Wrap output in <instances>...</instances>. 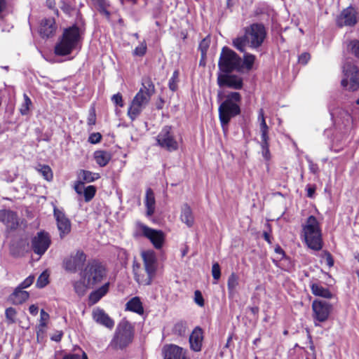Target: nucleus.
Wrapping results in <instances>:
<instances>
[{
  "label": "nucleus",
  "instance_id": "obj_37",
  "mask_svg": "<svg viewBox=\"0 0 359 359\" xmlns=\"http://www.w3.org/2000/svg\"><path fill=\"white\" fill-rule=\"evenodd\" d=\"M32 105V102L31 99L29 97V96L27 94L23 95V102L20 105V112L22 115H27L30 107Z\"/></svg>",
  "mask_w": 359,
  "mask_h": 359
},
{
  "label": "nucleus",
  "instance_id": "obj_56",
  "mask_svg": "<svg viewBox=\"0 0 359 359\" xmlns=\"http://www.w3.org/2000/svg\"><path fill=\"white\" fill-rule=\"evenodd\" d=\"M83 182H81V180L78 181L75 184L74 190L79 195L83 193V189H85L83 187Z\"/></svg>",
  "mask_w": 359,
  "mask_h": 359
},
{
  "label": "nucleus",
  "instance_id": "obj_61",
  "mask_svg": "<svg viewBox=\"0 0 359 359\" xmlns=\"http://www.w3.org/2000/svg\"><path fill=\"white\" fill-rule=\"evenodd\" d=\"M29 313L33 315V316H36L37 313H38V311H39V308L35 304H32L29 307Z\"/></svg>",
  "mask_w": 359,
  "mask_h": 359
},
{
  "label": "nucleus",
  "instance_id": "obj_25",
  "mask_svg": "<svg viewBox=\"0 0 359 359\" xmlns=\"http://www.w3.org/2000/svg\"><path fill=\"white\" fill-rule=\"evenodd\" d=\"M257 121L259 123V131L261 134V142L260 143H269V128L268 127L264 117V112L263 109H260L258 114Z\"/></svg>",
  "mask_w": 359,
  "mask_h": 359
},
{
  "label": "nucleus",
  "instance_id": "obj_55",
  "mask_svg": "<svg viewBox=\"0 0 359 359\" xmlns=\"http://www.w3.org/2000/svg\"><path fill=\"white\" fill-rule=\"evenodd\" d=\"M112 102L121 107L123 106L122 95L120 93L115 94L111 97Z\"/></svg>",
  "mask_w": 359,
  "mask_h": 359
},
{
  "label": "nucleus",
  "instance_id": "obj_41",
  "mask_svg": "<svg viewBox=\"0 0 359 359\" xmlns=\"http://www.w3.org/2000/svg\"><path fill=\"white\" fill-rule=\"evenodd\" d=\"M210 38L207 36L204 38L199 43L198 49L201 51V58L205 59L208 49L210 46Z\"/></svg>",
  "mask_w": 359,
  "mask_h": 359
},
{
  "label": "nucleus",
  "instance_id": "obj_54",
  "mask_svg": "<svg viewBox=\"0 0 359 359\" xmlns=\"http://www.w3.org/2000/svg\"><path fill=\"white\" fill-rule=\"evenodd\" d=\"M194 301L198 306H203L204 299L201 292L199 290H196L194 292Z\"/></svg>",
  "mask_w": 359,
  "mask_h": 359
},
{
  "label": "nucleus",
  "instance_id": "obj_57",
  "mask_svg": "<svg viewBox=\"0 0 359 359\" xmlns=\"http://www.w3.org/2000/svg\"><path fill=\"white\" fill-rule=\"evenodd\" d=\"M324 255L327 265L330 267L334 265V259L332 255L329 252L325 251Z\"/></svg>",
  "mask_w": 359,
  "mask_h": 359
},
{
  "label": "nucleus",
  "instance_id": "obj_30",
  "mask_svg": "<svg viewBox=\"0 0 359 359\" xmlns=\"http://www.w3.org/2000/svg\"><path fill=\"white\" fill-rule=\"evenodd\" d=\"M93 158L100 167L106 166L111 158V154L104 150H97L93 154Z\"/></svg>",
  "mask_w": 359,
  "mask_h": 359
},
{
  "label": "nucleus",
  "instance_id": "obj_33",
  "mask_svg": "<svg viewBox=\"0 0 359 359\" xmlns=\"http://www.w3.org/2000/svg\"><path fill=\"white\" fill-rule=\"evenodd\" d=\"M79 180L84 182H92L100 177L99 173L93 172L88 170H81L78 173Z\"/></svg>",
  "mask_w": 359,
  "mask_h": 359
},
{
  "label": "nucleus",
  "instance_id": "obj_22",
  "mask_svg": "<svg viewBox=\"0 0 359 359\" xmlns=\"http://www.w3.org/2000/svg\"><path fill=\"white\" fill-rule=\"evenodd\" d=\"M56 29L57 26L54 18H46L41 22L39 33L42 37L49 38L55 34Z\"/></svg>",
  "mask_w": 359,
  "mask_h": 359
},
{
  "label": "nucleus",
  "instance_id": "obj_9",
  "mask_svg": "<svg viewBox=\"0 0 359 359\" xmlns=\"http://www.w3.org/2000/svg\"><path fill=\"white\" fill-rule=\"evenodd\" d=\"M151 97L147 92L140 88L133 99L128 110V116L134 121L141 114L143 109L149 104Z\"/></svg>",
  "mask_w": 359,
  "mask_h": 359
},
{
  "label": "nucleus",
  "instance_id": "obj_43",
  "mask_svg": "<svg viewBox=\"0 0 359 359\" xmlns=\"http://www.w3.org/2000/svg\"><path fill=\"white\" fill-rule=\"evenodd\" d=\"M96 193V189L94 186L90 185L83 189V195L86 202H89L93 199Z\"/></svg>",
  "mask_w": 359,
  "mask_h": 359
},
{
  "label": "nucleus",
  "instance_id": "obj_38",
  "mask_svg": "<svg viewBox=\"0 0 359 359\" xmlns=\"http://www.w3.org/2000/svg\"><path fill=\"white\" fill-rule=\"evenodd\" d=\"M187 323L183 321L176 323L172 328V333L175 335L183 337L187 332Z\"/></svg>",
  "mask_w": 359,
  "mask_h": 359
},
{
  "label": "nucleus",
  "instance_id": "obj_27",
  "mask_svg": "<svg viewBox=\"0 0 359 359\" xmlns=\"http://www.w3.org/2000/svg\"><path fill=\"white\" fill-rule=\"evenodd\" d=\"M29 294L28 292L17 287L9 296L8 299L12 304L19 305L25 302L29 299Z\"/></svg>",
  "mask_w": 359,
  "mask_h": 359
},
{
  "label": "nucleus",
  "instance_id": "obj_49",
  "mask_svg": "<svg viewBox=\"0 0 359 359\" xmlns=\"http://www.w3.org/2000/svg\"><path fill=\"white\" fill-rule=\"evenodd\" d=\"M262 147V154L265 160L269 161L271 158L269 151V143H260Z\"/></svg>",
  "mask_w": 359,
  "mask_h": 359
},
{
  "label": "nucleus",
  "instance_id": "obj_46",
  "mask_svg": "<svg viewBox=\"0 0 359 359\" xmlns=\"http://www.w3.org/2000/svg\"><path fill=\"white\" fill-rule=\"evenodd\" d=\"M147 47L146 41H143L142 42L140 43V44L138 46H137L134 49L133 54V55H135V56L142 57L145 55V53L147 52Z\"/></svg>",
  "mask_w": 359,
  "mask_h": 359
},
{
  "label": "nucleus",
  "instance_id": "obj_15",
  "mask_svg": "<svg viewBox=\"0 0 359 359\" xmlns=\"http://www.w3.org/2000/svg\"><path fill=\"white\" fill-rule=\"evenodd\" d=\"M313 317L315 320L325 322L332 311V305L326 301L314 300L312 303Z\"/></svg>",
  "mask_w": 359,
  "mask_h": 359
},
{
  "label": "nucleus",
  "instance_id": "obj_5",
  "mask_svg": "<svg viewBox=\"0 0 359 359\" xmlns=\"http://www.w3.org/2000/svg\"><path fill=\"white\" fill-rule=\"evenodd\" d=\"M81 39V31L77 26L73 25L65 29L60 40L55 46V53L60 56L70 54L77 48Z\"/></svg>",
  "mask_w": 359,
  "mask_h": 359
},
{
  "label": "nucleus",
  "instance_id": "obj_51",
  "mask_svg": "<svg viewBox=\"0 0 359 359\" xmlns=\"http://www.w3.org/2000/svg\"><path fill=\"white\" fill-rule=\"evenodd\" d=\"M34 276L32 275L29 276L25 280H24L18 287H20V289H25L29 287L34 282Z\"/></svg>",
  "mask_w": 359,
  "mask_h": 359
},
{
  "label": "nucleus",
  "instance_id": "obj_47",
  "mask_svg": "<svg viewBox=\"0 0 359 359\" xmlns=\"http://www.w3.org/2000/svg\"><path fill=\"white\" fill-rule=\"evenodd\" d=\"M88 126L92 129V127L96 123V114L94 107H91L89 109V113L87 118Z\"/></svg>",
  "mask_w": 359,
  "mask_h": 359
},
{
  "label": "nucleus",
  "instance_id": "obj_62",
  "mask_svg": "<svg viewBox=\"0 0 359 359\" xmlns=\"http://www.w3.org/2000/svg\"><path fill=\"white\" fill-rule=\"evenodd\" d=\"M6 0H0V17L1 16L3 12L6 8Z\"/></svg>",
  "mask_w": 359,
  "mask_h": 359
},
{
  "label": "nucleus",
  "instance_id": "obj_45",
  "mask_svg": "<svg viewBox=\"0 0 359 359\" xmlns=\"http://www.w3.org/2000/svg\"><path fill=\"white\" fill-rule=\"evenodd\" d=\"M141 88H143V91L147 92L150 96H151L155 91L154 85L150 79H147L144 81Z\"/></svg>",
  "mask_w": 359,
  "mask_h": 359
},
{
  "label": "nucleus",
  "instance_id": "obj_10",
  "mask_svg": "<svg viewBox=\"0 0 359 359\" xmlns=\"http://www.w3.org/2000/svg\"><path fill=\"white\" fill-rule=\"evenodd\" d=\"M157 145L168 151H175L179 149L172 127L164 126L156 137Z\"/></svg>",
  "mask_w": 359,
  "mask_h": 359
},
{
  "label": "nucleus",
  "instance_id": "obj_2",
  "mask_svg": "<svg viewBox=\"0 0 359 359\" xmlns=\"http://www.w3.org/2000/svg\"><path fill=\"white\" fill-rule=\"evenodd\" d=\"M266 37L265 27L260 23H253L245 29V34L233 40V46L241 52H245L248 45L253 49L259 48Z\"/></svg>",
  "mask_w": 359,
  "mask_h": 359
},
{
  "label": "nucleus",
  "instance_id": "obj_13",
  "mask_svg": "<svg viewBox=\"0 0 359 359\" xmlns=\"http://www.w3.org/2000/svg\"><path fill=\"white\" fill-rule=\"evenodd\" d=\"M217 84L220 88L227 87L235 90L243 88V81L238 75L232 74L231 72H220L217 75Z\"/></svg>",
  "mask_w": 359,
  "mask_h": 359
},
{
  "label": "nucleus",
  "instance_id": "obj_64",
  "mask_svg": "<svg viewBox=\"0 0 359 359\" xmlns=\"http://www.w3.org/2000/svg\"><path fill=\"white\" fill-rule=\"evenodd\" d=\"M61 338H62V334H57V335H55V336H54V337H52V338H51V339H52V340H53V341H60Z\"/></svg>",
  "mask_w": 359,
  "mask_h": 359
},
{
  "label": "nucleus",
  "instance_id": "obj_12",
  "mask_svg": "<svg viewBox=\"0 0 359 359\" xmlns=\"http://www.w3.org/2000/svg\"><path fill=\"white\" fill-rule=\"evenodd\" d=\"M141 233L148 238L156 249H161L165 241V233L161 230L151 229L144 224L138 225Z\"/></svg>",
  "mask_w": 359,
  "mask_h": 359
},
{
  "label": "nucleus",
  "instance_id": "obj_1",
  "mask_svg": "<svg viewBox=\"0 0 359 359\" xmlns=\"http://www.w3.org/2000/svg\"><path fill=\"white\" fill-rule=\"evenodd\" d=\"M106 276L105 267L98 261L89 262L80 273V279L72 282L75 293L84 296L88 290L101 283Z\"/></svg>",
  "mask_w": 359,
  "mask_h": 359
},
{
  "label": "nucleus",
  "instance_id": "obj_21",
  "mask_svg": "<svg viewBox=\"0 0 359 359\" xmlns=\"http://www.w3.org/2000/svg\"><path fill=\"white\" fill-rule=\"evenodd\" d=\"M142 257L144 262L142 268L156 276L158 264L155 252L151 250L145 251L142 253Z\"/></svg>",
  "mask_w": 359,
  "mask_h": 359
},
{
  "label": "nucleus",
  "instance_id": "obj_32",
  "mask_svg": "<svg viewBox=\"0 0 359 359\" xmlns=\"http://www.w3.org/2000/svg\"><path fill=\"white\" fill-rule=\"evenodd\" d=\"M310 287L313 294L315 296H318L326 299H331L333 296L327 288H325L318 283H311Z\"/></svg>",
  "mask_w": 359,
  "mask_h": 359
},
{
  "label": "nucleus",
  "instance_id": "obj_16",
  "mask_svg": "<svg viewBox=\"0 0 359 359\" xmlns=\"http://www.w3.org/2000/svg\"><path fill=\"white\" fill-rule=\"evenodd\" d=\"M187 353V349L172 344H165L162 348L163 359H189Z\"/></svg>",
  "mask_w": 359,
  "mask_h": 359
},
{
  "label": "nucleus",
  "instance_id": "obj_48",
  "mask_svg": "<svg viewBox=\"0 0 359 359\" xmlns=\"http://www.w3.org/2000/svg\"><path fill=\"white\" fill-rule=\"evenodd\" d=\"M49 318V314L46 313L43 309H41L40 312L39 326L41 327H46L47 325Z\"/></svg>",
  "mask_w": 359,
  "mask_h": 359
},
{
  "label": "nucleus",
  "instance_id": "obj_7",
  "mask_svg": "<svg viewBox=\"0 0 359 359\" xmlns=\"http://www.w3.org/2000/svg\"><path fill=\"white\" fill-rule=\"evenodd\" d=\"M341 86L346 90L351 92L359 89V70L349 59L342 66Z\"/></svg>",
  "mask_w": 359,
  "mask_h": 359
},
{
  "label": "nucleus",
  "instance_id": "obj_31",
  "mask_svg": "<svg viewBox=\"0 0 359 359\" xmlns=\"http://www.w3.org/2000/svg\"><path fill=\"white\" fill-rule=\"evenodd\" d=\"M126 309L140 315L144 313L142 303L138 297H135L130 299L126 305Z\"/></svg>",
  "mask_w": 359,
  "mask_h": 359
},
{
  "label": "nucleus",
  "instance_id": "obj_63",
  "mask_svg": "<svg viewBox=\"0 0 359 359\" xmlns=\"http://www.w3.org/2000/svg\"><path fill=\"white\" fill-rule=\"evenodd\" d=\"M306 190H307V196L309 198H312L315 193V190H316L315 187L309 186L307 187Z\"/></svg>",
  "mask_w": 359,
  "mask_h": 359
},
{
  "label": "nucleus",
  "instance_id": "obj_42",
  "mask_svg": "<svg viewBox=\"0 0 359 359\" xmlns=\"http://www.w3.org/2000/svg\"><path fill=\"white\" fill-rule=\"evenodd\" d=\"M179 75H180L179 71L175 70V71H174L171 78L169 80L168 86H169V88L172 91H175L177 89V87H178L177 84L179 82Z\"/></svg>",
  "mask_w": 359,
  "mask_h": 359
},
{
  "label": "nucleus",
  "instance_id": "obj_44",
  "mask_svg": "<svg viewBox=\"0 0 359 359\" xmlns=\"http://www.w3.org/2000/svg\"><path fill=\"white\" fill-rule=\"evenodd\" d=\"M49 274L43 271L38 278L36 285L39 288L44 287L48 283Z\"/></svg>",
  "mask_w": 359,
  "mask_h": 359
},
{
  "label": "nucleus",
  "instance_id": "obj_52",
  "mask_svg": "<svg viewBox=\"0 0 359 359\" xmlns=\"http://www.w3.org/2000/svg\"><path fill=\"white\" fill-rule=\"evenodd\" d=\"M102 140V135L100 133H93L88 137V142L90 144H97Z\"/></svg>",
  "mask_w": 359,
  "mask_h": 359
},
{
  "label": "nucleus",
  "instance_id": "obj_11",
  "mask_svg": "<svg viewBox=\"0 0 359 359\" xmlns=\"http://www.w3.org/2000/svg\"><path fill=\"white\" fill-rule=\"evenodd\" d=\"M86 261V255L84 252L77 250L64 259L62 266L65 271L76 273L83 266Z\"/></svg>",
  "mask_w": 359,
  "mask_h": 359
},
{
  "label": "nucleus",
  "instance_id": "obj_58",
  "mask_svg": "<svg viewBox=\"0 0 359 359\" xmlns=\"http://www.w3.org/2000/svg\"><path fill=\"white\" fill-rule=\"evenodd\" d=\"M309 163V168L310 171L313 174H317L318 172V166L316 163H314L311 160H308Z\"/></svg>",
  "mask_w": 359,
  "mask_h": 359
},
{
  "label": "nucleus",
  "instance_id": "obj_19",
  "mask_svg": "<svg viewBox=\"0 0 359 359\" xmlns=\"http://www.w3.org/2000/svg\"><path fill=\"white\" fill-rule=\"evenodd\" d=\"M54 217L57 222V229L60 231V236L63 238L65 235L68 234L71 231V222L69 219L66 217L65 213L55 208H54Z\"/></svg>",
  "mask_w": 359,
  "mask_h": 359
},
{
  "label": "nucleus",
  "instance_id": "obj_4",
  "mask_svg": "<svg viewBox=\"0 0 359 359\" xmlns=\"http://www.w3.org/2000/svg\"><path fill=\"white\" fill-rule=\"evenodd\" d=\"M241 95L238 92H231L225 97L219 107V118L223 130L227 127L230 120L241 113Z\"/></svg>",
  "mask_w": 359,
  "mask_h": 359
},
{
  "label": "nucleus",
  "instance_id": "obj_59",
  "mask_svg": "<svg viewBox=\"0 0 359 359\" xmlns=\"http://www.w3.org/2000/svg\"><path fill=\"white\" fill-rule=\"evenodd\" d=\"M310 59V55L307 53H304L299 57V62L306 65Z\"/></svg>",
  "mask_w": 359,
  "mask_h": 359
},
{
  "label": "nucleus",
  "instance_id": "obj_6",
  "mask_svg": "<svg viewBox=\"0 0 359 359\" xmlns=\"http://www.w3.org/2000/svg\"><path fill=\"white\" fill-rule=\"evenodd\" d=\"M221 72H242V59L233 50L223 47L218 61Z\"/></svg>",
  "mask_w": 359,
  "mask_h": 359
},
{
  "label": "nucleus",
  "instance_id": "obj_24",
  "mask_svg": "<svg viewBox=\"0 0 359 359\" xmlns=\"http://www.w3.org/2000/svg\"><path fill=\"white\" fill-rule=\"evenodd\" d=\"M93 318L97 323L111 329L114 326V321L102 309H96L93 312Z\"/></svg>",
  "mask_w": 359,
  "mask_h": 359
},
{
  "label": "nucleus",
  "instance_id": "obj_34",
  "mask_svg": "<svg viewBox=\"0 0 359 359\" xmlns=\"http://www.w3.org/2000/svg\"><path fill=\"white\" fill-rule=\"evenodd\" d=\"M238 276L232 273L228 278L227 280V288L229 292V297H233L236 292V288L238 286Z\"/></svg>",
  "mask_w": 359,
  "mask_h": 359
},
{
  "label": "nucleus",
  "instance_id": "obj_40",
  "mask_svg": "<svg viewBox=\"0 0 359 359\" xmlns=\"http://www.w3.org/2000/svg\"><path fill=\"white\" fill-rule=\"evenodd\" d=\"M5 316L8 324H14L16 323L17 311L13 307L7 308L5 311Z\"/></svg>",
  "mask_w": 359,
  "mask_h": 359
},
{
  "label": "nucleus",
  "instance_id": "obj_50",
  "mask_svg": "<svg viewBox=\"0 0 359 359\" xmlns=\"http://www.w3.org/2000/svg\"><path fill=\"white\" fill-rule=\"evenodd\" d=\"M212 274L215 280H218L221 276L220 266L217 262L212 264Z\"/></svg>",
  "mask_w": 359,
  "mask_h": 359
},
{
  "label": "nucleus",
  "instance_id": "obj_53",
  "mask_svg": "<svg viewBox=\"0 0 359 359\" xmlns=\"http://www.w3.org/2000/svg\"><path fill=\"white\" fill-rule=\"evenodd\" d=\"M63 359H88V356L85 352L82 351L81 355L77 353H69L65 355L63 357Z\"/></svg>",
  "mask_w": 359,
  "mask_h": 359
},
{
  "label": "nucleus",
  "instance_id": "obj_18",
  "mask_svg": "<svg viewBox=\"0 0 359 359\" xmlns=\"http://www.w3.org/2000/svg\"><path fill=\"white\" fill-rule=\"evenodd\" d=\"M133 271L134 278L140 285H149L155 277L152 273L144 269L138 263L133 264Z\"/></svg>",
  "mask_w": 359,
  "mask_h": 359
},
{
  "label": "nucleus",
  "instance_id": "obj_36",
  "mask_svg": "<svg viewBox=\"0 0 359 359\" xmlns=\"http://www.w3.org/2000/svg\"><path fill=\"white\" fill-rule=\"evenodd\" d=\"M255 60V56L250 53H245L243 60H242V71L243 69L250 70Z\"/></svg>",
  "mask_w": 359,
  "mask_h": 359
},
{
  "label": "nucleus",
  "instance_id": "obj_8",
  "mask_svg": "<svg viewBox=\"0 0 359 359\" xmlns=\"http://www.w3.org/2000/svg\"><path fill=\"white\" fill-rule=\"evenodd\" d=\"M133 331L131 324L127 320H122L116 327L111 344L116 348L122 349L133 340Z\"/></svg>",
  "mask_w": 359,
  "mask_h": 359
},
{
  "label": "nucleus",
  "instance_id": "obj_14",
  "mask_svg": "<svg viewBox=\"0 0 359 359\" xmlns=\"http://www.w3.org/2000/svg\"><path fill=\"white\" fill-rule=\"evenodd\" d=\"M51 241L48 233L41 231L38 232L32 239V249L35 254L43 255L50 247Z\"/></svg>",
  "mask_w": 359,
  "mask_h": 359
},
{
  "label": "nucleus",
  "instance_id": "obj_35",
  "mask_svg": "<svg viewBox=\"0 0 359 359\" xmlns=\"http://www.w3.org/2000/svg\"><path fill=\"white\" fill-rule=\"evenodd\" d=\"M37 171L41 174L43 178L50 182L53 178V174L51 168L46 165H40L39 168H36Z\"/></svg>",
  "mask_w": 359,
  "mask_h": 359
},
{
  "label": "nucleus",
  "instance_id": "obj_23",
  "mask_svg": "<svg viewBox=\"0 0 359 359\" xmlns=\"http://www.w3.org/2000/svg\"><path fill=\"white\" fill-rule=\"evenodd\" d=\"M203 341V332L201 328L196 327L189 337L190 348L198 352L201 350Z\"/></svg>",
  "mask_w": 359,
  "mask_h": 359
},
{
  "label": "nucleus",
  "instance_id": "obj_20",
  "mask_svg": "<svg viewBox=\"0 0 359 359\" xmlns=\"http://www.w3.org/2000/svg\"><path fill=\"white\" fill-rule=\"evenodd\" d=\"M0 222L4 223L10 229H15L19 224L16 212L11 210L5 209L0 210Z\"/></svg>",
  "mask_w": 359,
  "mask_h": 359
},
{
  "label": "nucleus",
  "instance_id": "obj_26",
  "mask_svg": "<svg viewBox=\"0 0 359 359\" xmlns=\"http://www.w3.org/2000/svg\"><path fill=\"white\" fill-rule=\"evenodd\" d=\"M109 285L110 283L107 282L99 288L92 291L88 297L89 303L92 305L97 303L109 292Z\"/></svg>",
  "mask_w": 359,
  "mask_h": 359
},
{
  "label": "nucleus",
  "instance_id": "obj_28",
  "mask_svg": "<svg viewBox=\"0 0 359 359\" xmlns=\"http://www.w3.org/2000/svg\"><path fill=\"white\" fill-rule=\"evenodd\" d=\"M144 203L147 208V216L151 217L154 213L156 204L154 193L151 188H148L146 191Z\"/></svg>",
  "mask_w": 359,
  "mask_h": 359
},
{
  "label": "nucleus",
  "instance_id": "obj_60",
  "mask_svg": "<svg viewBox=\"0 0 359 359\" xmlns=\"http://www.w3.org/2000/svg\"><path fill=\"white\" fill-rule=\"evenodd\" d=\"M97 1L100 2L99 11L101 13L104 14L107 17H109L110 13L105 8L104 4L102 3V0H97Z\"/></svg>",
  "mask_w": 359,
  "mask_h": 359
},
{
  "label": "nucleus",
  "instance_id": "obj_3",
  "mask_svg": "<svg viewBox=\"0 0 359 359\" xmlns=\"http://www.w3.org/2000/svg\"><path fill=\"white\" fill-rule=\"evenodd\" d=\"M302 236L310 249L319 251L323 248L322 231L320 224L316 217L309 216L302 224Z\"/></svg>",
  "mask_w": 359,
  "mask_h": 359
},
{
  "label": "nucleus",
  "instance_id": "obj_29",
  "mask_svg": "<svg viewBox=\"0 0 359 359\" xmlns=\"http://www.w3.org/2000/svg\"><path fill=\"white\" fill-rule=\"evenodd\" d=\"M180 219L188 227H191L194 224V217L192 210L187 203L184 204L182 207Z\"/></svg>",
  "mask_w": 359,
  "mask_h": 359
},
{
  "label": "nucleus",
  "instance_id": "obj_17",
  "mask_svg": "<svg viewBox=\"0 0 359 359\" xmlns=\"http://www.w3.org/2000/svg\"><path fill=\"white\" fill-rule=\"evenodd\" d=\"M358 22V13L353 7L344 9L337 19L339 27H353Z\"/></svg>",
  "mask_w": 359,
  "mask_h": 359
},
{
  "label": "nucleus",
  "instance_id": "obj_39",
  "mask_svg": "<svg viewBox=\"0 0 359 359\" xmlns=\"http://www.w3.org/2000/svg\"><path fill=\"white\" fill-rule=\"evenodd\" d=\"M348 51L359 60V40L354 39L348 42Z\"/></svg>",
  "mask_w": 359,
  "mask_h": 359
}]
</instances>
